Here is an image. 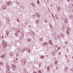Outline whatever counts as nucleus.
<instances>
[{"instance_id": "39448f33", "label": "nucleus", "mask_w": 73, "mask_h": 73, "mask_svg": "<svg viewBox=\"0 0 73 73\" xmlns=\"http://www.w3.org/2000/svg\"><path fill=\"white\" fill-rule=\"evenodd\" d=\"M6 67L7 68V69L8 70V71L7 72V73H11L9 72V70L10 69V67H9V66L7 65H6Z\"/></svg>"}, {"instance_id": "37998d69", "label": "nucleus", "mask_w": 73, "mask_h": 73, "mask_svg": "<svg viewBox=\"0 0 73 73\" xmlns=\"http://www.w3.org/2000/svg\"><path fill=\"white\" fill-rule=\"evenodd\" d=\"M37 3H38V4H40V3L39 1H38V0L37 1Z\"/></svg>"}, {"instance_id": "58836bf2", "label": "nucleus", "mask_w": 73, "mask_h": 73, "mask_svg": "<svg viewBox=\"0 0 73 73\" xmlns=\"http://www.w3.org/2000/svg\"><path fill=\"white\" fill-rule=\"evenodd\" d=\"M72 6L73 7V4L72 5V4H70L69 5V7L71 8V7Z\"/></svg>"}, {"instance_id": "b1692460", "label": "nucleus", "mask_w": 73, "mask_h": 73, "mask_svg": "<svg viewBox=\"0 0 73 73\" xmlns=\"http://www.w3.org/2000/svg\"><path fill=\"white\" fill-rule=\"evenodd\" d=\"M70 19H73V15H70Z\"/></svg>"}, {"instance_id": "f257e3e1", "label": "nucleus", "mask_w": 73, "mask_h": 73, "mask_svg": "<svg viewBox=\"0 0 73 73\" xmlns=\"http://www.w3.org/2000/svg\"><path fill=\"white\" fill-rule=\"evenodd\" d=\"M2 44H3V48H5L7 47V46L8 45L7 43V42H5V40H3L2 41Z\"/></svg>"}, {"instance_id": "393cba45", "label": "nucleus", "mask_w": 73, "mask_h": 73, "mask_svg": "<svg viewBox=\"0 0 73 73\" xmlns=\"http://www.w3.org/2000/svg\"><path fill=\"white\" fill-rule=\"evenodd\" d=\"M60 36L61 37H62V38H64V35H63L62 33H61L60 34Z\"/></svg>"}, {"instance_id": "0eeeda50", "label": "nucleus", "mask_w": 73, "mask_h": 73, "mask_svg": "<svg viewBox=\"0 0 73 73\" xmlns=\"http://www.w3.org/2000/svg\"><path fill=\"white\" fill-rule=\"evenodd\" d=\"M6 22L7 24H9V23H10V20L9 19V18H7Z\"/></svg>"}, {"instance_id": "603ef678", "label": "nucleus", "mask_w": 73, "mask_h": 73, "mask_svg": "<svg viewBox=\"0 0 73 73\" xmlns=\"http://www.w3.org/2000/svg\"><path fill=\"white\" fill-rule=\"evenodd\" d=\"M50 67L51 68H52V67H53V65H52V64L50 65Z\"/></svg>"}, {"instance_id": "774afa93", "label": "nucleus", "mask_w": 73, "mask_h": 73, "mask_svg": "<svg viewBox=\"0 0 73 73\" xmlns=\"http://www.w3.org/2000/svg\"><path fill=\"white\" fill-rule=\"evenodd\" d=\"M35 15H33V17H35Z\"/></svg>"}, {"instance_id": "5fc2aeb1", "label": "nucleus", "mask_w": 73, "mask_h": 73, "mask_svg": "<svg viewBox=\"0 0 73 73\" xmlns=\"http://www.w3.org/2000/svg\"><path fill=\"white\" fill-rule=\"evenodd\" d=\"M56 69H58V66H56Z\"/></svg>"}, {"instance_id": "a211bd4d", "label": "nucleus", "mask_w": 73, "mask_h": 73, "mask_svg": "<svg viewBox=\"0 0 73 73\" xmlns=\"http://www.w3.org/2000/svg\"><path fill=\"white\" fill-rule=\"evenodd\" d=\"M63 28H62V29L63 31H65V29H64V28L65 27V24L64 25H63Z\"/></svg>"}, {"instance_id": "9d476101", "label": "nucleus", "mask_w": 73, "mask_h": 73, "mask_svg": "<svg viewBox=\"0 0 73 73\" xmlns=\"http://www.w3.org/2000/svg\"><path fill=\"white\" fill-rule=\"evenodd\" d=\"M35 15L36 16H37V17L38 18H39L40 17V14H38V13H35Z\"/></svg>"}, {"instance_id": "de8ad7c7", "label": "nucleus", "mask_w": 73, "mask_h": 73, "mask_svg": "<svg viewBox=\"0 0 73 73\" xmlns=\"http://www.w3.org/2000/svg\"><path fill=\"white\" fill-rule=\"evenodd\" d=\"M22 38H23V36H20V40H22Z\"/></svg>"}, {"instance_id": "2f4dec72", "label": "nucleus", "mask_w": 73, "mask_h": 73, "mask_svg": "<svg viewBox=\"0 0 73 73\" xmlns=\"http://www.w3.org/2000/svg\"><path fill=\"white\" fill-rule=\"evenodd\" d=\"M21 34L23 36H24V31H22L21 32Z\"/></svg>"}, {"instance_id": "6e6552de", "label": "nucleus", "mask_w": 73, "mask_h": 73, "mask_svg": "<svg viewBox=\"0 0 73 73\" xmlns=\"http://www.w3.org/2000/svg\"><path fill=\"white\" fill-rule=\"evenodd\" d=\"M69 31H70V29L67 28V31H66V33L67 34L69 35Z\"/></svg>"}, {"instance_id": "c03bdc74", "label": "nucleus", "mask_w": 73, "mask_h": 73, "mask_svg": "<svg viewBox=\"0 0 73 73\" xmlns=\"http://www.w3.org/2000/svg\"><path fill=\"white\" fill-rule=\"evenodd\" d=\"M54 46L56 48H58V46H57V44L55 45Z\"/></svg>"}, {"instance_id": "20e7f679", "label": "nucleus", "mask_w": 73, "mask_h": 73, "mask_svg": "<svg viewBox=\"0 0 73 73\" xmlns=\"http://www.w3.org/2000/svg\"><path fill=\"white\" fill-rule=\"evenodd\" d=\"M52 36H53L54 39L55 40H57V36L56 35V33H52Z\"/></svg>"}, {"instance_id": "69168bd1", "label": "nucleus", "mask_w": 73, "mask_h": 73, "mask_svg": "<svg viewBox=\"0 0 73 73\" xmlns=\"http://www.w3.org/2000/svg\"><path fill=\"white\" fill-rule=\"evenodd\" d=\"M16 56L17 57H19V55H16Z\"/></svg>"}, {"instance_id": "5701e85b", "label": "nucleus", "mask_w": 73, "mask_h": 73, "mask_svg": "<svg viewBox=\"0 0 73 73\" xmlns=\"http://www.w3.org/2000/svg\"><path fill=\"white\" fill-rule=\"evenodd\" d=\"M31 4L32 5H33V7H34L35 8V7H36V6H35V5L34 3H33V2L31 3Z\"/></svg>"}, {"instance_id": "dca6fc26", "label": "nucleus", "mask_w": 73, "mask_h": 73, "mask_svg": "<svg viewBox=\"0 0 73 73\" xmlns=\"http://www.w3.org/2000/svg\"><path fill=\"white\" fill-rule=\"evenodd\" d=\"M42 71L41 70H39L37 71V73H42Z\"/></svg>"}, {"instance_id": "bb28decb", "label": "nucleus", "mask_w": 73, "mask_h": 73, "mask_svg": "<svg viewBox=\"0 0 73 73\" xmlns=\"http://www.w3.org/2000/svg\"><path fill=\"white\" fill-rule=\"evenodd\" d=\"M31 35H35V33L33 31H31Z\"/></svg>"}, {"instance_id": "72a5a7b5", "label": "nucleus", "mask_w": 73, "mask_h": 73, "mask_svg": "<svg viewBox=\"0 0 73 73\" xmlns=\"http://www.w3.org/2000/svg\"><path fill=\"white\" fill-rule=\"evenodd\" d=\"M55 17L56 18L57 20H58V16H57V15H55Z\"/></svg>"}, {"instance_id": "338daca9", "label": "nucleus", "mask_w": 73, "mask_h": 73, "mask_svg": "<svg viewBox=\"0 0 73 73\" xmlns=\"http://www.w3.org/2000/svg\"><path fill=\"white\" fill-rule=\"evenodd\" d=\"M33 73H37V72H33Z\"/></svg>"}, {"instance_id": "680f3d73", "label": "nucleus", "mask_w": 73, "mask_h": 73, "mask_svg": "<svg viewBox=\"0 0 73 73\" xmlns=\"http://www.w3.org/2000/svg\"><path fill=\"white\" fill-rule=\"evenodd\" d=\"M58 54H59L60 55V54H61V52H58Z\"/></svg>"}, {"instance_id": "4be33fe9", "label": "nucleus", "mask_w": 73, "mask_h": 73, "mask_svg": "<svg viewBox=\"0 0 73 73\" xmlns=\"http://www.w3.org/2000/svg\"><path fill=\"white\" fill-rule=\"evenodd\" d=\"M39 21H40L39 20H36V24L38 25V23H39Z\"/></svg>"}, {"instance_id": "a18cd8bd", "label": "nucleus", "mask_w": 73, "mask_h": 73, "mask_svg": "<svg viewBox=\"0 0 73 73\" xmlns=\"http://www.w3.org/2000/svg\"><path fill=\"white\" fill-rule=\"evenodd\" d=\"M41 64H42V63H39V67H40V66H41Z\"/></svg>"}, {"instance_id": "c756f323", "label": "nucleus", "mask_w": 73, "mask_h": 73, "mask_svg": "<svg viewBox=\"0 0 73 73\" xmlns=\"http://www.w3.org/2000/svg\"><path fill=\"white\" fill-rule=\"evenodd\" d=\"M5 55H2L1 56V57L2 58H4L5 57Z\"/></svg>"}, {"instance_id": "6ab92c4d", "label": "nucleus", "mask_w": 73, "mask_h": 73, "mask_svg": "<svg viewBox=\"0 0 73 73\" xmlns=\"http://www.w3.org/2000/svg\"><path fill=\"white\" fill-rule=\"evenodd\" d=\"M68 19H67L66 18L64 19V23H68Z\"/></svg>"}, {"instance_id": "c9c22d12", "label": "nucleus", "mask_w": 73, "mask_h": 73, "mask_svg": "<svg viewBox=\"0 0 73 73\" xmlns=\"http://www.w3.org/2000/svg\"><path fill=\"white\" fill-rule=\"evenodd\" d=\"M27 41H28L29 42H30V41H31V39L30 38H28L27 39Z\"/></svg>"}, {"instance_id": "bf43d9fd", "label": "nucleus", "mask_w": 73, "mask_h": 73, "mask_svg": "<svg viewBox=\"0 0 73 73\" xmlns=\"http://www.w3.org/2000/svg\"><path fill=\"white\" fill-rule=\"evenodd\" d=\"M52 16L54 19V15H53L52 14Z\"/></svg>"}, {"instance_id": "f8f14e48", "label": "nucleus", "mask_w": 73, "mask_h": 73, "mask_svg": "<svg viewBox=\"0 0 73 73\" xmlns=\"http://www.w3.org/2000/svg\"><path fill=\"white\" fill-rule=\"evenodd\" d=\"M15 31L17 32H18V33H19L21 32V31L19 29H16Z\"/></svg>"}, {"instance_id": "412c9836", "label": "nucleus", "mask_w": 73, "mask_h": 73, "mask_svg": "<svg viewBox=\"0 0 73 73\" xmlns=\"http://www.w3.org/2000/svg\"><path fill=\"white\" fill-rule=\"evenodd\" d=\"M49 25H50L51 28H52V29H53V26L51 23H49Z\"/></svg>"}, {"instance_id": "09e8293b", "label": "nucleus", "mask_w": 73, "mask_h": 73, "mask_svg": "<svg viewBox=\"0 0 73 73\" xmlns=\"http://www.w3.org/2000/svg\"><path fill=\"white\" fill-rule=\"evenodd\" d=\"M40 41H43V39L41 38H40Z\"/></svg>"}, {"instance_id": "aec40b11", "label": "nucleus", "mask_w": 73, "mask_h": 73, "mask_svg": "<svg viewBox=\"0 0 73 73\" xmlns=\"http://www.w3.org/2000/svg\"><path fill=\"white\" fill-rule=\"evenodd\" d=\"M64 69L65 72H66L67 70L68 69V67H65Z\"/></svg>"}, {"instance_id": "49530a36", "label": "nucleus", "mask_w": 73, "mask_h": 73, "mask_svg": "<svg viewBox=\"0 0 73 73\" xmlns=\"http://www.w3.org/2000/svg\"><path fill=\"white\" fill-rule=\"evenodd\" d=\"M9 35H8V34H6V35H5V36L6 37H8V36H9Z\"/></svg>"}, {"instance_id": "a19ab883", "label": "nucleus", "mask_w": 73, "mask_h": 73, "mask_svg": "<svg viewBox=\"0 0 73 73\" xmlns=\"http://www.w3.org/2000/svg\"><path fill=\"white\" fill-rule=\"evenodd\" d=\"M13 53L12 52H9V55H12Z\"/></svg>"}, {"instance_id": "052dcab7", "label": "nucleus", "mask_w": 73, "mask_h": 73, "mask_svg": "<svg viewBox=\"0 0 73 73\" xmlns=\"http://www.w3.org/2000/svg\"><path fill=\"white\" fill-rule=\"evenodd\" d=\"M65 56L66 58V59H68V56H67V55H65Z\"/></svg>"}, {"instance_id": "a878e982", "label": "nucleus", "mask_w": 73, "mask_h": 73, "mask_svg": "<svg viewBox=\"0 0 73 73\" xmlns=\"http://www.w3.org/2000/svg\"><path fill=\"white\" fill-rule=\"evenodd\" d=\"M57 10L58 11H60L61 10V9L60 8V7H57Z\"/></svg>"}, {"instance_id": "4d7b16f0", "label": "nucleus", "mask_w": 73, "mask_h": 73, "mask_svg": "<svg viewBox=\"0 0 73 73\" xmlns=\"http://www.w3.org/2000/svg\"><path fill=\"white\" fill-rule=\"evenodd\" d=\"M45 22H46V23H48V21H47V20H46V19H45L44 20Z\"/></svg>"}, {"instance_id": "0e129e2a", "label": "nucleus", "mask_w": 73, "mask_h": 73, "mask_svg": "<svg viewBox=\"0 0 73 73\" xmlns=\"http://www.w3.org/2000/svg\"><path fill=\"white\" fill-rule=\"evenodd\" d=\"M69 51V50H68V49H67V52H68Z\"/></svg>"}, {"instance_id": "e2e57ef3", "label": "nucleus", "mask_w": 73, "mask_h": 73, "mask_svg": "<svg viewBox=\"0 0 73 73\" xmlns=\"http://www.w3.org/2000/svg\"><path fill=\"white\" fill-rule=\"evenodd\" d=\"M25 73H28V72L27 71H25Z\"/></svg>"}, {"instance_id": "423d86ee", "label": "nucleus", "mask_w": 73, "mask_h": 73, "mask_svg": "<svg viewBox=\"0 0 73 73\" xmlns=\"http://www.w3.org/2000/svg\"><path fill=\"white\" fill-rule=\"evenodd\" d=\"M7 8V6L6 5H3L2 7V9H5Z\"/></svg>"}, {"instance_id": "7ed1b4c3", "label": "nucleus", "mask_w": 73, "mask_h": 73, "mask_svg": "<svg viewBox=\"0 0 73 73\" xmlns=\"http://www.w3.org/2000/svg\"><path fill=\"white\" fill-rule=\"evenodd\" d=\"M21 62L22 63V64L24 65H25V64L27 62V61H26V59H21Z\"/></svg>"}, {"instance_id": "ddd939ff", "label": "nucleus", "mask_w": 73, "mask_h": 73, "mask_svg": "<svg viewBox=\"0 0 73 73\" xmlns=\"http://www.w3.org/2000/svg\"><path fill=\"white\" fill-rule=\"evenodd\" d=\"M42 44L43 46H45V45H48V43L46 42L45 43H42Z\"/></svg>"}, {"instance_id": "4c0bfd02", "label": "nucleus", "mask_w": 73, "mask_h": 73, "mask_svg": "<svg viewBox=\"0 0 73 73\" xmlns=\"http://www.w3.org/2000/svg\"><path fill=\"white\" fill-rule=\"evenodd\" d=\"M18 50H19L20 51V52H21V50H22V48H19L18 49Z\"/></svg>"}, {"instance_id": "4468645a", "label": "nucleus", "mask_w": 73, "mask_h": 73, "mask_svg": "<svg viewBox=\"0 0 73 73\" xmlns=\"http://www.w3.org/2000/svg\"><path fill=\"white\" fill-rule=\"evenodd\" d=\"M47 70L48 72H49V70H50V67L49 66H48L47 68Z\"/></svg>"}, {"instance_id": "6e6d98bb", "label": "nucleus", "mask_w": 73, "mask_h": 73, "mask_svg": "<svg viewBox=\"0 0 73 73\" xmlns=\"http://www.w3.org/2000/svg\"><path fill=\"white\" fill-rule=\"evenodd\" d=\"M16 55H19V53L17 52L16 53Z\"/></svg>"}, {"instance_id": "79ce46f5", "label": "nucleus", "mask_w": 73, "mask_h": 73, "mask_svg": "<svg viewBox=\"0 0 73 73\" xmlns=\"http://www.w3.org/2000/svg\"><path fill=\"white\" fill-rule=\"evenodd\" d=\"M60 49V46L59 47H58V48H57L58 50H59Z\"/></svg>"}, {"instance_id": "473e14b6", "label": "nucleus", "mask_w": 73, "mask_h": 73, "mask_svg": "<svg viewBox=\"0 0 73 73\" xmlns=\"http://www.w3.org/2000/svg\"><path fill=\"white\" fill-rule=\"evenodd\" d=\"M6 34L9 35V31H6Z\"/></svg>"}, {"instance_id": "8fccbe9b", "label": "nucleus", "mask_w": 73, "mask_h": 73, "mask_svg": "<svg viewBox=\"0 0 73 73\" xmlns=\"http://www.w3.org/2000/svg\"><path fill=\"white\" fill-rule=\"evenodd\" d=\"M25 49L24 48L23 50H22V52H23H23H24V51H25Z\"/></svg>"}, {"instance_id": "13d9d810", "label": "nucleus", "mask_w": 73, "mask_h": 73, "mask_svg": "<svg viewBox=\"0 0 73 73\" xmlns=\"http://www.w3.org/2000/svg\"><path fill=\"white\" fill-rule=\"evenodd\" d=\"M68 43V42H67V41H66L65 42V44H67Z\"/></svg>"}, {"instance_id": "3c124183", "label": "nucleus", "mask_w": 73, "mask_h": 73, "mask_svg": "<svg viewBox=\"0 0 73 73\" xmlns=\"http://www.w3.org/2000/svg\"><path fill=\"white\" fill-rule=\"evenodd\" d=\"M16 3L19 6V2H18L16 1Z\"/></svg>"}, {"instance_id": "ea45409f", "label": "nucleus", "mask_w": 73, "mask_h": 73, "mask_svg": "<svg viewBox=\"0 0 73 73\" xmlns=\"http://www.w3.org/2000/svg\"><path fill=\"white\" fill-rule=\"evenodd\" d=\"M15 35L16 36H17L18 35V34L17 33H15Z\"/></svg>"}, {"instance_id": "f03ea898", "label": "nucleus", "mask_w": 73, "mask_h": 73, "mask_svg": "<svg viewBox=\"0 0 73 73\" xmlns=\"http://www.w3.org/2000/svg\"><path fill=\"white\" fill-rule=\"evenodd\" d=\"M10 68L12 69H13V70H16V69H17L16 66V65L15 64H12L11 65Z\"/></svg>"}, {"instance_id": "e433bc0d", "label": "nucleus", "mask_w": 73, "mask_h": 73, "mask_svg": "<svg viewBox=\"0 0 73 73\" xmlns=\"http://www.w3.org/2000/svg\"><path fill=\"white\" fill-rule=\"evenodd\" d=\"M13 62L14 63H15H15H16L17 62V60H14L13 61Z\"/></svg>"}, {"instance_id": "7c9ffc66", "label": "nucleus", "mask_w": 73, "mask_h": 73, "mask_svg": "<svg viewBox=\"0 0 73 73\" xmlns=\"http://www.w3.org/2000/svg\"><path fill=\"white\" fill-rule=\"evenodd\" d=\"M20 7H21L22 8V9H25V7H24V6H23V5H21L20 6Z\"/></svg>"}, {"instance_id": "864d4df0", "label": "nucleus", "mask_w": 73, "mask_h": 73, "mask_svg": "<svg viewBox=\"0 0 73 73\" xmlns=\"http://www.w3.org/2000/svg\"><path fill=\"white\" fill-rule=\"evenodd\" d=\"M67 63H69V60H68L67 61Z\"/></svg>"}, {"instance_id": "f3484780", "label": "nucleus", "mask_w": 73, "mask_h": 73, "mask_svg": "<svg viewBox=\"0 0 73 73\" xmlns=\"http://www.w3.org/2000/svg\"><path fill=\"white\" fill-rule=\"evenodd\" d=\"M58 64V61L57 60H56L54 62V64L55 65H57Z\"/></svg>"}, {"instance_id": "1a4fd4ad", "label": "nucleus", "mask_w": 73, "mask_h": 73, "mask_svg": "<svg viewBox=\"0 0 73 73\" xmlns=\"http://www.w3.org/2000/svg\"><path fill=\"white\" fill-rule=\"evenodd\" d=\"M25 50L26 52H27L28 53L30 52V49L29 48H26Z\"/></svg>"}, {"instance_id": "2eb2a0df", "label": "nucleus", "mask_w": 73, "mask_h": 73, "mask_svg": "<svg viewBox=\"0 0 73 73\" xmlns=\"http://www.w3.org/2000/svg\"><path fill=\"white\" fill-rule=\"evenodd\" d=\"M49 43L50 45H52V46L53 45V43H52V41L51 40H50L49 41Z\"/></svg>"}, {"instance_id": "cd10ccee", "label": "nucleus", "mask_w": 73, "mask_h": 73, "mask_svg": "<svg viewBox=\"0 0 73 73\" xmlns=\"http://www.w3.org/2000/svg\"><path fill=\"white\" fill-rule=\"evenodd\" d=\"M0 65H1V66H3L4 65V63L2 62H0Z\"/></svg>"}, {"instance_id": "c85d7f7f", "label": "nucleus", "mask_w": 73, "mask_h": 73, "mask_svg": "<svg viewBox=\"0 0 73 73\" xmlns=\"http://www.w3.org/2000/svg\"><path fill=\"white\" fill-rule=\"evenodd\" d=\"M44 56L43 55H41L40 56V58H42V59H44Z\"/></svg>"}, {"instance_id": "f704fd0d", "label": "nucleus", "mask_w": 73, "mask_h": 73, "mask_svg": "<svg viewBox=\"0 0 73 73\" xmlns=\"http://www.w3.org/2000/svg\"><path fill=\"white\" fill-rule=\"evenodd\" d=\"M58 39H60V34H58Z\"/></svg>"}, {"instance_id": "9b49d317", "label": "nucleus", "mask_w": 73, "mask_h": 73, "mask_svg": "<svg viewBox=\"0 0 73 73\" xmlns=\"http://www.w3.org/2000/svg\"><path fill=\"white\" fill-rule=\"evenodd\" d=\"M11 4V1H8L7 2L6 4L7 5H10Z\"/></svg>"}]
</instances>
